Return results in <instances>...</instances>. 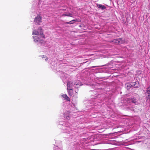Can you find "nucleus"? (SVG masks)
<instances>
[{"label":"nucleus","instance_id":"6","mask_svg":"<svg viewBox=\"0 0 150 150\" xmlns=\"http://www.w3.org/2000/svg\"><path fill=\"white\" fill-rule=\"evenodd\" d=\"M67 86V90H72L73 87L75 88V86L74 85L73 82L68 81Z\"/></svg>","mask_w":150,"mask_h":150},{"label":"nucleus","instance_id":"11","mask_svg":"<svg viewBox=\"0 0 150 150\" xmlns=\"http://www.w3.org/2000/svg\"><path fill=\"white\" fill-rule=\"evenodd\" d=\"M62 97L64 98V100H66L67 101H69L70 99L66 94H63L62 95Z\"/></svg>","mask_w":150,"mask_h":150},{"label":"nucleus","instance_id":"17","mask_svg":"<svg viewBox=\"0 0 150 150\" xmlns=\"http://www.w3.org/2000/svg\"><path fill=\"white\" fill-rule=\"evenodd\" d=\"M63 15H64V16H70V17H72V16H71V15H68V13L64 14Z\"/></svg>","mask_w":150,"mask_h":150},{"label":"nucleus","instance_id":"4","mask_svg":"<svg viewBox=\"0 0 150 150\" xmlns=\"http://www.w3.org/2000/svg\"><path fill=\"white\" fill-rule=\"evenodd\" d=\"M137 83L135 82H130L125 84V88L127 90L131 88L134 86L135 88H138L139 86V85L138 84V85H136Z\"/></svg>","mask_w":150,"mask_h":150},{"label":"nucleus","instance_id":"14","mask_svg":"<svg viewBox=\"0 0 150 150\" xmlns=\"http://www.w3.org/2000/svg\"><path fill=\"white\" fill-rule=\"evenodd\" d=\"M54 150H62L61 148L59 149V147L57 146L54 147Z\"/></svg>","mask_w":150,"mask_h":150},{"label":"nucleus","instance_id":"1","mask_svg":"<svg viewBox=\"0 0 150 150\" xmlns=\"http://www.w3.org/2000/svg\"><path fill=\"white\" fill-rule=\"evenodd\" d=\"M32 34L35 35L33 36V41L37 44L40 43L42 45H44L45 43L44 42V39L45 37L43 34V31L41 27L38 28V30H33Z\"/></svg>","mask_w":150,"mask_h":150},{"label":"nucleus","instance_id":"7","mask_svg":"<svg viewBox=\"0 0 150 150\" xmlns=\"http://www.w3.org/2000/svg\"><path fill=\"white\" fill-rule=\"evenodd\" d=\"M112 42L114 43L121 44L124 43L125 42V40H123L122 38H120L114 40H113Z\"/></svg>","mask_w":150,"mask_h":150},{"label":"nucleus","instance_id":"5","mask_svg":"<svg viewBox=\"0 0 150 150\" xmlns=\"http://www.w3.org/2000/svg\"><path fill=\"white\" fill-rule=\"evenodd\" d=\"M42 22V17L40 15H38L35 18V23L37 24L40 25Z\"/></svg>","mask_w":150,"mask_h":150},{"label":"nucleus","instance_id":"16","mask_svg":"<svg viewBox=\"0 0 150 150\" xmlns=\"http://www.w3.org/2000/svg\"><path fill=\"white\" fill-rule=\"evenodd\" d=\"M42 58L44 59V58L45 59V60L46 61L48 60V58L46 57V56H43Z\"/></svg>","mask_w":150,"mask_h":150},{"label":"nucleus","instance_id":"12","mask_svg":"<svg viewBox=\"0 0 150 150\" xmlns=\"http://www.w3.org/2000/svg\"><path fill=\"white\" fill-rule=\"evenodd\" d=\"M97 6L98 8L101 9L102 10H103L106 8V7L105 6L100 4H97Z\"/></svg>","mask_w":150,"mask_h":150},{"label":"nucleus","instance_id":"18","mask_svg":"<svg viewBox=\"0 0 150 150\" xmlns=\"http://www.w3.org/2000/svg\"><path fill=\"white\" fill-rule=\"evenodd\" d=\"M68 15H71L72 16V14L71 13H68Z\"/></svg>","mask_w":150,"mask_h":150},{"label":"nucleus","instance_id":"2","mask_svg":"<svg viewBox=\"0 0 150 150\" xmlns=\"http://www.w3.org/2000/svg\"><path fill=\"white\" fill-rule=\"evenodd\" d=\"M60 125H62L61 128L62 129V132L64 133H69L74 130V129L72 128V126L70 124L68 123H59Z\"/></svg>","mask_w":150,"mask_h":150},{"label":"nucleus","instance_id":"15","mask_svg":"<svg viewBox=\"0 0 150 150\" xmlns=\"http://www.w3.org/2000/svg\"><path fill=\"white\" fill-rule=\"evenodd\" d=\"M71 90H68L69 95L71 96H72L73 95V94L71 92Z\"/></svg>","mask_w":150,"mask_h":150},{"label":"nucleus","instance_id":"3","mask_svg":"<svg viewBox=\"0 0 150 150\" xmlns=\"http://www.w3.org/2000/svg\"><path fill=\"white\" fill-rule=\"evenodd\" d=\"M127 102L131 103H134L136 105H138L140 103V100L138 97L133 98H128Z\"/></svg>","mask_w":150,"mask_h":150},{"label":"nucleus","instance_id":"13","mask_svg":"<svg viewBox=\"0 0 150 150\" xmlns=\"http://www.w3.org/2000/svg\"><path fill=\"white\" fill-rule=\"evenodd\" d=\"M76 21H77V19H76L73 20L68 22H67V24H74L75 22H76Z\"/></svg>","mask_w":150,"mask_h":150},{"label":"nucleus","instance_id":"9","mask_svg":"<svg viewBox=\"0 0 150 150\" xmlns=\"http://www.w3.org/2000/svg\"><path fill=\"white\" fill-rule=\"evenodd\" d=\"M74 83V86H78L77 87H75V88H78L79 86L81 85V82L79 81H73Z\"/></svg>","mask_w":150,"mask_h":150},{"label":"nucleus","instance_id":"8","mask_svg":"<svg viewBox=\"0 0 150 150\" xmlns=\"http://www.w3.org/2000/svg\"><path fill=\"white\" fill-rule=\"evenodd\" d=\"M145 95L147 99H150V87H149L146 89Z\"/></svg>","mask_w":150,"mask_h":150},{"label":"nucleus","instance_id":"19","mask_svg":"<svg viewBox=\"0 0 150 150\" xmlns=\"http://www.w3.org/2000/svg\"><path fill=\"white\" fill-rule=\"evenodd\" d=\"M56 145H57V144H56ZM57 146L58 147H59V146H58L57 145L55 146H55ZM59 147V149L61 148V149L62 150V148H61H61H60V147Z\"/></svg>","mask_w":150,"mask_h":150},{"label":"nucleus","instance_id":"10","mask_svg":"<svg viewBox=\"0 0 150 150\" xmlns=\"http://www.w3.org/2000/svg\"><path fill=\"white\" fill-rule=\"evenodd\" d=\"M64 117L67 120L70 119L69 112L68 111H67L64 113Z\"/></svg>","mask_w":150,"mask_h":150}]
</instances>
